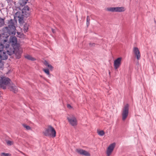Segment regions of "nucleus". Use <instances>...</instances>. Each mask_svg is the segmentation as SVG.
<instances>
[{
    "instance_id": "1",
    "label": "nucleus",
    "mask_w": 156,
    "mask_h": 156,
    "mask_svg": "<svg viewBox=\"0 0 156 156\" xmlns=\"http://www.w3.org/2000/svg\"><path fill=\"white\" fill-rule=\"evenodd\" d=\"M5 18L2 19L0 17V27H2L4 25L5 26L3 28V34L6 35V37L11 35H15L16 32L15 23H16V21L11 19L7 20V22L5 24Z\"/></svg>"
},
{
    "instance_id": "2",
    "label": "nucleus",
    "mask_w": 156,
    "mask_h": 156,
    "mask_svg": "<svg viewBox=\"0 0 156 156\" xmlns=\"http://www.w3.org/2000/svg\"><path fill=\"white\" fill-rule=\"evenodd\" d=\"M6 48L9 55H11L15 54L17 58L19 59L21 58V54L22 53V50L20 48L19 46L13 48H8L6 47Z\"/></svg>"
},
{
    "instance_id": "3",
    "label": "nucleus",
    "mask_w": 156,
    "mask_h": 156,
    "mask_svg": "<svg viewBox=\"0 0 156 156\" xmlns=\"http://www.w3.org/2000/svg\"><path fill=\"white\" fill-rule=\"evenodd\" d=\"M43 133L46 136L55 137L56 136V132L54 128L51 126L49 125L43 132Z\"/></svg>"
},
{
    "instance_id": "4",
    "label": "nucleus",
    "mask_w": 156,
    "mask_h": 156,
    "mask_svg": "<svg viewBox=\"0 0 156 156\" xmlns=\"http://www.w3.org/2000/svg\"><path fill=\"white\" fill-rule=\"evenodd\" d=\"M11 80L8 77H1L0 80V87L3 89H5L7 86L10 83Z\"/></svg>"
},
{
    "instance_id": "5",
    "label": "nucleus",
    "mask_w": 156,
    "mask_h": 156,
    "mask_svg": "<svg viewBox=\"0 0 156 156\" xmlns=\"http://www.w3.org/2000/svg\"><path fill=\"white\" fill-rule=\"evenodd\" d=\"M129 112V105L126 104L122 108V119L125 121L128 115Z\"/></svg>"
},
{
    "instance_id": "6",
    "label": "nucleus",
    "mask_w": 156,
    "mask_h": 156,
    "mask_svg": "<svg viewBox=\"0 0 156 156\" xmlns=\"http://www.w3.org/2000/svg\"><path fill=\"white\" fill-rule=\"evenodd\" d=\"M10 42L11 44V45L7 44L6 46H7L8 48H13L19 46V44L17 43V38L15 36L11 37Z\"/></svg>"
},
{
    "instance_id": "7",
    "label": "nucleus",
    "mask_w": 156,
    "mask_h": 156,
    "mask_svg": "<svg viewBox=\"0 0 156 156\" xmlns=\"http://www.w3.org/2000/svg\"><path fill=\"white\" fill-rule=\"evenodd\" d=\"M67 119L70 124L73 126H76L77 124V120L73 115L70 117H67Z\"/></svg>"
},
{
    "instance_id": "8",
    "label": "nucleus",
    "mask_w": 156,
    "mask_h": 156,
    "mask_svg": "<svg viewBox=\"0 0 156 156\" xmlns=\"http://www.w3.org/2000/svg\"><path fill=\"white\" fill-rule=\"evenodd\" d=\"M7 46H6L4 50L0 52V61L2 60H5L7 59L8 58V55H9L7 51L6 47Z\"/></svg>"
},
{
    "instance_id": "9",
    "label": "nucleus",
    "mask_w": 156,
    "mask_h": 156,
    "mask_svg": "<svg viewBox=\"0 0 156 156\" xmlns=\"http://www.w3.org/2000/svg\"><path fill=\"white\" fill-rule=\"evenodd\" d=\"M107 10L112 12H122L125 10L124 8L121 7H110L107 8Z\"/></svg>"
},
{
    "instance_id": "10",
    "label": "nucleus",
    "mask_w": 156,
    "mask_h": 156,
    "mask_svg": "<svg viewBox=\"0 0 156 156\" xmlns=\"http://www.w3.org/2000/svg\"><path fill=\"white\" fill-rule=\"evenodd\" d=\"M115 146V143H113L110 144L108 147L107 151L106 154L107 156H110Z\"/></svg>"
},
{
    "instance_id": "11",
    "label": "nucleus",
    "mask_w": 156,
    "mask_h": 156,
    "mask_svg": "<svg viewBox=\"0 0 156 156\" xmlns=\"http://www.w3.org/2000/svg\"><path fill=\"white\" fill-rule=\"evenodd\" d=\"M122 59L121 57H119L114 60L113 65L115 69H117L121 66Z\"/></svg>"
},
{
    "instance_id": "12",
    "label": "nucleus",
    "mask_w": 156,
    "mask_h": 156,
    "mask_svg": "<svg viewBox=\"0 0 156 156\" xmlns=\"http://www.w3.org/2000/svg\"><path fill=\"white\" fill-rule=\"evenodd\" d=\"M22 12L25 17H28L30 13L29 7L27 5L24 6L22 10Z\"/></svg>"
},
{
    "instance_id": "13",
    "label": "nucleus",
    "mask_w": 156,
    "mask_h": 156,
    "mask_svg": "<svg viewBox=\"0 0 156 156\" xmlns=\"http://www.w3.org/2000/svg\"><path fill=\"white\" fill-rule=\"evenodd\" d=\"M24 16L22 12H17L14 16V18L15 19L18 18V20L20 23L22 22L23 20Z\"/></svg>"
},
{
    "instance_id": "14",
    "label": "nucleus",
    "mask_w": 156,
    "mask_h": 156,
    "mask_svg": "<svg viewBox=\"0 0 156 156\" xmlns=\"http://www.w3.org/2000/svg\"><path fill=\"white\" fill-rule=\"evenodd\" d=\"M133 52L135 57L136 58L137 60H140V58L141 55L138 48L136 47H134L133 49Z\"/></svg>"
},
{
    "instance_id": "15",
    "label": "nucleus",
    "mask_w": 156,
    "mask_h": 156,
    "mask_svg": "<svg viewBox=\"0 0 156 156\" xmlns=\"http://www.w3.org/2000/svg\"><path fill=\"white\" fill-rule=\"evenodd\" d=\"M76 152L80 154L86 156H89L90 154L87 151L80 149H77L76 150Z\"/></svg>"
},
{
    "instance_id": "16",
    "label": "nucleus",
    "mask_w": 156,
    "mask_h": 156,
    "mask_svg": "<svg viewBox=\"0 0 156 156\" xmlns=\"http://www.w3.org/2000/svg\"><path fill=\"white\" fill-rule=\"evenodd\" d=\"M10 90L14 93H16L18 91V89L17 87L14 85L12 84L9 87Z\"/></svg>"
},
{
    "instance_id": "17",
    "label": "nucleus",
    "mask_w": 156,
    "mask_h": 156,
    "mask_svg": "<svg viewBox=\"0 0 156 156\" xmlns=\"http://www.w3.org/2000/svg\"><path fill=\"white\" fill-rule=\"evenodd\" d=\"M25 57L27 59L31 60L32 61H34L36 60L33 57L31 56L28 55H25Z\"/></svg>"
},
{
    "instance_id": "18",
    "label": "nucleus",
    "mask_w": 156,
    "mask_h": 156,
    "mask_svg": "<svg viewBox=\"0 0 156 156\" xmlns=\"http://www.w3.org/2000/svg\"><path fill=\"white\" fill-rule=\"evenodd\" d=\"M29 25L27 23L25 24L23 26V30L24 32H26L28 29Z\"/></svg>"
},
{
    "instance_id": "19",
    "label": "nucleus",
    "mask_w": 156,
    "mask_h": 156,
    "mask_svg": "<svg viewBox=\"0 0 156 156\" xmlns=\"http://www.w3.org/2000/svg\"><path fill=\"white\" fill-rule=\"evenodd\" d=\"M90 18L89 16H87V25L88 27L90 25Z\"/></svg>"
},
{
    "instance_id": "20",
    "label": "nucleus",
    "mask_w": 156,
    "mask_h": 156,
    "mask_svg": "<svg viewBox=\"0 0 156 156\" xmlns=\"http://www.w3.org/2000/svg\"><path fill=\"white\" fill-rule=\"evenodd\" d=\"M5 47H4L2 44L0 43V52L5 50Z\"/></svg>"
},
{
    "instance_id": "21",
    "label": "nucleus",
    "mask_w": 156,
    "mask_h": 156,
    "mask_svg": "<svg viewBox=\"0 0 156 156\" xmlns=\"http://www.w3.org/2000/svg\"><path fill=\"white\" fill-rule=\"evenodd\" d=\"M98 134L101 136H103L105 134V132L103 130H101L98 132Z\"/></svg>"
},
{
    "instance_id": "22",
    "label": "nucleus",
    "mask_w": 156,
    "mask_h": 156,
    "mask_svg": "<svg viewBox=\"0 0 156 156\" xmlns=\"http://www.w3.org/2000/svg\"><path fill=\"white\" fill-rule=\"evenodd\" d=\"M43 70L48 75H50V73L48 69H43Z\"/></svg>"
},
{
    "instance_id": "23",
    "label": "nucleus",
    "mask_w": 156,
    "mask_h": 156,
    "mask_svg": "<svg viewBox=\"0 0 156 156\" xmlns=\"http://www.w3.org/2000/svg\"><path fill=\"white\" fill-rule=\"evenodd\" d=\"M23 126L24 128H26L27 130H29L31 129L30 127L29 126H27L25 124H23Z\"/></svg>"
},
{
    "instance_id": "24",
    "label": "nucleus",
    "mask_w": 156,
    "mask_h": 156,
    "mask_svg": "<svg viewBox=\"0 0 156 156\" xmlns=\"http://www.w3.org/2000/svg\"><path fill=\"white\" fill-rule=\"evenodd\" d=\"M6 143L8 145H11L13 144V141L9 140L6 141Z\"/></svg>"
},
{
    "instance_id": "25",
    "label": "nucleus",
    "mask_w": 156,
    "mask_h": 156,
    "mask_svg": "<svg viewBox=\"0 0 156 156\" xmlns=\"http://www.w3.org/2000/svg\"><path fill=\"white\" fill-rule=\"evenodd\" d=\"M1 156H10V155L8 153H1Z\"/></svg>"
},
{
    "instance_id": "26",
    "label": "nucleus",
    "mask_w": 156,
    "mask_h": 156,
    "mask_svg": "<svg viewBox=\"0 0 156 156\" xmlns=\"http://www.w3.org/2000/svg\"><path fill=\"white\" fill-rule=\"evenodd\" d=\"M4 63L1 61H0V68L1 69H2L4 67Z\"/></svg>"
},
{
    "instance_id": "27",
    "label": "nucleus",
    "mask_w": 156,
    "mask_h": 156,
    "mask_svg": "<svg viewBox=\"0 0 156 156\" xmlns=\"http://www.w3.org/2000/svg\"><path fill=\"white\" fill-rule=\"evenodd\" d=\"M44 64L46 66L49 65L48 62L46 61H45L44 63Z\"/></svg>"
},
{
    "instance_id": "28",
    "label": "nucleus",
    "mask_w": 156,
    "mask_h": 156,
    "mask_svg": "<svg viewBox=\"0 0 156 156\" xmlns=\"http://www.w3.org/2000/svg\"><path fill=\"white\" fill-rule=\"evenodd\" d=\"M47 67L49 68L50 69L52 70L53 69V67L50 64Z\"/></svg>"
},
{
    "instance_id": "29",
    "label": "nucleus",
    "mask_w": 156,
    "mask_h": 156,
    "mask_svg": "<svg viewBox=\"0 0 156 156\" xmlns=\"http://www.w3.org/2000/svg\"><path fill=\"white\" fill-rule=\"evenodd\" d=\"M95 45V44L94 43H90V45L91 47L94 46Z\"/></svg>"
},
{
    "instance_id": "30",
    "label": "nucleus",
    "mask_w": 156,
    "mask_h": 156,
    "mask_svg": "<svg viewBox=\"0 0 156 156\" xmlns=\"http://www.w3.org/2000/svg\"><path fill=\"white\" fill-rule=\"evenodd\" d=\"M67 107L68 108H72V106H71V105H69V104L67 105Z\"/></svg>"
},
{
    "instance_id": "31",
    "label": "nucleus",
    "mask_w": 156,
    "mask_h": 156,
    "mask_svg": "<svg viewBox=\"0 0 156 156\" xmlns=\"http://www.w3.org/2000/svg\"><path fill=\"white\" fill-rule=\"evenodd\" d=\"M51 30H52V32L53 33H55V30L54 29L52 28V29H51Z\"/></svg>"
},
{
    "instance_id": "32",
    "label": "nucleus",
    "mask_w": 156,
    "mask_h": 156,
    "mask_svg": "<svg viewBox=\"0 0 156 156\" xmlns=\"http://www.w3.org/2000/svg\"><path fill=\"white\" fill-rule=\"evenodd\" d=\"M6 0L8 2H10L12 1V0Z\"/></svg>"
},
{
    "instance_id": "33",
    "label": "nucleus",
    "mask_w": 156,
    "mask_h": 156,
    "mask_svg": "<svg viewBox=\"0 0 156 156\" xmlns=\"http://www.w3.org/2000/svg\"><path fill=\"white\" fill-rule=\"evenodd\" d=\"M17 33L18 34H19V32H17Z\"/></svg>"
},
{
    "instance_id": "34",
    "label": "nucleus",
    "mask_w": 156,
    "mask_h": 156,
    "mask_svg": "<svg viewBox=\"0 0 156 156\" xmlns=\"http://www.w3.org/2000/svg\"><path fill=\"white\" fill-rule=\"evenodd\" d=\"M26 3H27V2H25L24 4H26Z\"/></svg>"
}]
</instances>
